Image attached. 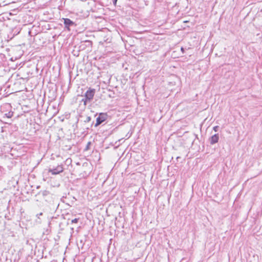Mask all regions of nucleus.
I'll return each instance as SVG.
<instances>
[{"label":"nucleus","instance_id":"obj_1","mask_svg":"<svg viewBox=\"0 0 262 262\" xmlns=\"http://www.w3.org/2000/svg\"><path fill=\"white\" fill-rule=\"evenodd\" d=\"M95 94V90L89 88L84 94V98L81 100V102H83L84 105L86 106L88 102H90L93 100Z\"/></svg>","mask_w":262,"mask_h":262},{"label":"nucleus","instance_id":"obj_2","mask_svg":"<svg viewBox=\"0 0 262 262\" xmlns=\"http://www.w3.org/2000/svg\"><path fill=\"white\" fill-rule=\"evenodd\" d=\"M108 118V115L106 113H101L96 118V122L94 125L95 127H97L103 122H104Z\"/></svg>","mask_w":262,"mask_h":262},{"label":"nucleus","instance_id":"obj_3","mask_svg":"<svg viewBox=\"0 0 262 262\" xmlns=\"http://www.w3.org/2000/svg\"><path fill=\"white\" fill-rule=\"evenodd\" d=\"M62 20H63L64 25V28L67 29L68 31L71 30V28L75 27L76 26L75 22L69 18H63Z\"/></svg>","mask_w":262,"mask_h":262},{"label":"nucleus","instance_id":"obj_4","mask_svg":"<svg viewBox=\"0 0 262 262\" xmlns=\"http://www.w3.org/2000/svg\"><path fill=\"white\" fill-rule=\"evenodd\" d=\"M63 171V168L62 165H59L55 168H49L48 171L53 175L59 174Z\"/></svg>","mask_w":262,"mask_h":262},{"label":"nucleus","instance_id":"obj_5","mask_svg":"<svg viewBox=\"0 0 262 262\" xmlns=\"http://www.w3.org/2000/svg\"><path fill=\"white\" fill-rule=\"evenodd\" d=\"M219 140V134H214L209 138L210 143L211 145H213L218 142Z\"/></svg>","mask_w":262,"mask_h":262},{"label":"nucleus","instance_id":"obj_6","mask_svg":"<svg viewBox=\"0 0 262 262\" xmlns=\"http://www.w3.org/2000/svg\"><path fill=\"white\" fill-rule=\"evenodd\" d=\"M42 214L43 213L42 212H40L36 214V217H37V219L36 220V223H38V224L41 223V221L40 220V216L42 215Z\"/></svg>","mask_w":262,"mask_h":262},{"label":"nucleus","instance_id":"obj_7","mask_svg":"<svg viewBox=\"0 0 262 262\" xmlns=\"http://www.w3.org/2000/svg\"><path fill=\"white\" fill-rule=\"evenodd\" d=\"M84 42L85 43V46L91 47L92 45V42L90 40H85Z\"/></svg>","mask_w":262,"mask_h":262},{"label":"nucleus","instance_id":"obj_8","mask_svg":"<svg viewBox=\"0 0 262 262\" xmlns=\"http://www.w3.org/2000/svg\"><path fill=\"white\" fill-rule=\"evenodd\" d=\"M13 112H9L8 113H6L5 114V116L7 118H10L12 117L13 116Z\"/></svg>","mask_w":262,"mask_h":262},{"label":"nucleus","instance_id":"obj_9","mask_svg":"<svg viewBox=\"0 0 262 262\" xmlns=\"http://www.w3.org/2000/svg\"><path fill=\"white\" fill-rule=\"evenodd\" d=\"M91 145V142H88L87 144H86V146H85V148H84V151H87V150H89L90 149V146Z\"/></svg>","mask_w":262,"mask_h":262},{"label":"nucleus","instance_id":"obj_10","mask_svg":"<svg viewBox=\"0 0 262 262\" xmlns=\"http://www.w3.org/2000/svg\"><path fill=\"white\" fill-rule=\"evenodd\" d=\"M91 120V117L90 116H87L85 118V119L84 120V122L85 123H88L90 122Z\"/></svg>","mask_w":262,"mask_h":262},{"label":"nucleus","instance_id":"obj_11","mask_svg":"<svg viewBox=\"0 0 262 262\" xmlns=\"http://www.w3.org/2000/svg\"><path fill=\"white\" fill-rule=\"evenodd\" d=\"M79 219L75 218L71 221L72 223H77L78 222Z\"/></svg>","mask_w":262,"mask_h":262},{"label":"nucleus","instance_id":"obj_12","mask_svg":"<svg viewBox=\"0 0 262 262\" xmlns=\"http://www.w3.org/2000/svg\"><path fill=\"white\" fill-rule=\"evenodd\" d=\"M219 126H215L213 127V129L215 132H217L219 130Z\"/></svg>","mask_w":262,"mask_h":262},{"label":"nucleus","instance_id":"obj_13","mask_svg":"<svg viewBox=\"0 0 262 262\" xmlns=\"http://www.w3.org/2000/svg\"><path fill=\"white\" fill-rule=\"evenodd\" d=\"M118 0H113V5L116 6L117 5Z\"/></svg>","mask_w":262,"mask_h":262},{"label":"nucleus","instance_id":"obj_14","mask_svg":"<svg viewBox=\"0 0 262 262\" xmlns=\"http://www.w3.org/2000/svg\"><path fill=\"white\" fill-rule=\"evenodd\" d=\"M47 193H48V192L47 191H43L42 192V195H47Z\"/></svg>","mask_w":262,"mask_h":262},{"label":"nucleus","instance_id":"obj_15","mask_svg":"<svg viewBox=\"0 0 262 262\" xmlns=\"http://www.w3.org/2000/svg\"><path fill=\"white\" fill-rule=\"evenodd\" d=\"M181 51H182V52L183 53H184V52H185V49H184V48L183 47H181Z\"/></svg>","mask_w":262,"mask_h":262},{"label":"nucleus","instance_id":"obj_16","mask_svg":"<svg viewBox=\"0 0 262 262\" xmlns=\"http://www.w3.org/2000/svg\"><path fill=\"white\" fill-rule=\"evenodd\" d=\"M50 262H57L56 260H52Z\"/></svg>","mask_w":262,"mask_h":262}]
</instances>
